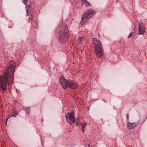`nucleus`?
Listing matches in <instances>:
<instances>
[{"mask_svg": "<svg viewBox=\"0 0 147 147\" xmlns=\"http://www.w3.org/2000/svg\"><path fill=\"white\" fill-rule=\"evenodd\" d=\"M69 34L63 29L59 32L58 35L59 41L64 43L67 42L69 38Z\"/></svg>", "mask_w": 147, "mask_h": 147, "instance_id": "obj_3", "label": "nucleus"}, {"mask_svg": "<svg viewBox=\"0 0 147 147\" xmlns=\"http://www.w3.org/2000/svg\"><path fill=\"white\" fill-rule=\"evenodd\" d=\"M8 66V69H6L4 71L3 76H0V90L2 92H4L7 89V85L9 80H10L12 83L14 78L13 74L15 72V69H14L12 73V80L11 79V74H10L9 71V69L12 67V63L10 62Z\"/></svg>", "mask_w": 147, "mask_h": 147, "instance_id": "obj_1", "label": "nucleus"}, {"mask_svg": "<svg viewBox=\"0 0 147 147\" xmlns=\"http://www.w3.org/2000/svg\"><path fill=\"white\" fill-rule=\"evenodd\" d=\"M126 117L127 118V121H128V122L129 121V114L128 113L126 115Z\"/></svg>", "mask_w": 147, "mask_h": 147, "instance_id": "obj_18", "label": "nucleus"}, {"mask_svg": "<svg viewBox=\"0 0 147 147\" xmlns=\"http://www.w3.org/2000/svg\"><path fill=\"white\" fill-rule=\"evenodd\" d=\"M133 32H131L129 34V35L128 36V38H129L131 37L132 36V35L133 34Z\"/></svg>", "mask_w": 147, "mask_h": 147, "instance_id": "obj_20", "label": "nucleus"}, {"mask_svg": "<svg viewBox=\"0 0 147 147\" xmlns=\"http://www.w3.org/2000/svg\"><path fill=\"white\" fill-rule=\"evenodd\" d=\"M28 0H24L22 2L25 5L27 4V2H28Z\"/></svg>", "mask_w": 147, "mask_h": 147, "instance_id": "obj_17", "label": "nucleus"}, {"mask_svg": "<svg viewBox=\"0 0 147 147\" xmlns=\"http://www.w3.org/2000/svg\"><path fill=\"white\" fill-rule=\"evenodd\" d=\"M17 112L14 109L12 110L11 111V114L9 115V117L7 118V121L9 119L12 117H16L17 115Z\"/></svg>", "mask_w": 147, "mask_h": 147, "instance_id": "obj_11", "label": "nucleus"}, {"mask_svg": "<svg viewBox=\"0 0 147 147\" xmlns=\"http://www.w3.org/2000/svg\"><path fill=\"white\" fill-rule=\"evenodd\" d=\"M93 42L94 44L96 45V47H98V46H100V45H102L100 42L97 38H93Z\"/></svg>", "mask_w": 147, "mask_h": 147, "instance_id": "obj_10", "label": "nucleus"}, {"mask_svg": "<svg viewBox=\"0 0 147 147\" xmlns=\"http://www.w3.org/2000/svg\"><path fill=\"white\" fill-rule=\"evenodd\" d=\"M147 119V116H146V117L145 119H144V121H143V122H145V121Z\"/></svg>", "mask_w": 147, "mask_h": 147, "instance_id": "obj_21", "label": "nucleus"}, {"mask_svg": "<svg viewBox=\"0 0 147 147\" xmlns=\"http://www.w3.org/2000/svg\"><path fill=\"white\" fill-rule=\"evenodd\" d=\"M138 123L136 122H134V123H130L128 122L127 124V127L130 129H132L134 128L137 125Z\"/></svg>", "mask_w": 147, "mask_h": 147, "instance_id": "obj_8", "label": "nucleus"}, {"mask_svg": "<svg viewBox=\"0 0 147 147\" xmlns=\"http://www.w3.org/2000/svg\"><path fill=\"white\" fill-rule=\"evenodd\" d=\"M33 18L32 17H30L29 18V20L30 21H31V23H32V20Z\"/></svg>", "mask_w": 147, "mask_h": 147, "instance_id": "obj_19", "label": "nucleus"}, {"mask_svg": "<svg viewBox=\"0 0 147 147\" xmlns=\"http://www.w3.org/2000/svg\"><path fill=\"white\" fill-rule=\"evenodd\" d=\"M86 124V123H80L79 124H78V125H80V126H81V128L83 133H84V128L85 127Z\"/></svg>", "mask_w": 147, "mask_h": 147, "instance_id": "obj_12", "label": "nucleus"}, {"mask_svg": "<svg viewBox=\"0 0 147 147\" xmlns=\"http://www.w3.org/2000/svg\"><path fill=\"white\" fill-rule=\"evenodd\" d=\"M95 12L92 9H88L84 13L81 18V23L83 24L88 20L89 18L93 17Z\"/></svg>", "mask_w": 147, "mask_h": 147, "instance_id": "obj_2", "label": "nucleus"}, {"mask_svg": "<svg viewBox=\"0 0 147 147\" xmlns=\"http://www.w3.org/2000/svg\"><path fill=\"white\" fill-rule=\"evenodd\" d=\"M139 31L138 34L139 35L143 34L145 32V28L143 25L140 23H139Z\"/></svg>", "mask_w": 147, "mask_h": 147, "instance_id": "obj_9", "label": "nucleus"}, {"mask_svg": "<svg viewBox=\"0 0 147 147\" xmlns=\"http://www.w3.org/2000/svg\"><path fill=\"white\" fill-rule=\"evenodd\" d=\"M23 109H25L27 112V114H28L30 112V109L29 107H23Z\"/></svg>", "mask_w": 147, "mask_h": 147, "instance_id": "obj_15", "label": "nucleus"}, {"mask_svg": "<svg viewBox=\"0 0 147 147\" xmlns=\"http://www.w3.org/2000/svg\"><path fill=\"white\" fill-rule=\"evenodd\" d=\"M94 50L97 57H100L103 56L104 50L102 45H100V46L96 47L94 48Z\"/></svg>", "mask_w": 147, "mask_h": 147, "instance_id": "obj_5", "label": "nucleus"}, {"mask_svg": "<svg viewBox=\"0 0 147 147\" xmlns=\"http://www.w3.org/2000/svg\"><path fill=\"white\" fill-rule=\"evenodd\" d=\"M15 102H16V103H18V101H15Z\"/></svg>", "mask_w": 147, "mask_h": 147, "instance_id": "obj_22", "label": "nucleus"}, {"mask_svg": "<svg viewBox=\"0 0 147 147\" xmlns=\"http://www.w3.org/2000/svg\"><path fill=\"white\" fill-rule=\"evenodd\" d=\"M83 3L86 7H89L91 6V4L86 0H81Z\"/></svg>", "mask_w": 147, "mask_h": 147, "instance_id": "obj_13", "label": "nucleus"}, {"mask_svg": "<svg viewBox=\"0 0 147 147\" xmlns=\"http://www.w3.org/2000/svg\"><path fill=\"white\" fill-rule=\"evenodd\" d=\"M82 40H83L82 37L80 38H79L78 39V40H77V42L79 44H80L82 42Z\"/></svg>", "mask_w": 147, "mask_h": 147, "instance_id": "obj_16", "label": "nucleus"}, {"mask_svg": "<svg viewBox=\"0 0 147 147\" xmlns=\"http://www.w3.org/2000/svg\"><path fill=\"white\" fill-rule=\"evenodd\" d=\"M30 5H28L26 7V12L27 15H29L30 9Z\"/></svg>", "mask_w": 147, "mask_h": 147, "instance_id": "obj_14", "label": "nucleus"}, {"mask_svg": "<svg viewBox=\"0 0 147 147\" xmlns=\"http://www.w3.org/2000/svg\"><path fill=\"white\" fill-rule=\"evenodd\" d=\"M59 82L60 85L64 89H65L69 82L65 79V78L63 77H61L59 78Z\"/></svg>", "mask_w": 147, "mask_h": 147, "instance_id": "obj_6", "label": "nucleus"}, {"mask_svg": "<svg viewBox=\"0 0 147 147\" xmlns=\"http://www.w3.org/2000/svg\"><path fill=\"white\" fill-rule=\"evenodd\" d=\"M7 122H6V125H7Z\"/></svg>", "mask_w": 147, "mask_h": 147, "instance_id": "obj_23", "label": "nucleus"}, {"mask_svg": "<svg viewBox=\"0 0 147 147\" xmlns=\"http://www.w3.org/2000/svg\"><path fill=\"white\" fill-rule=\"evenodd\" d=\"M66 118L68 120V119L72 121L73 123H76V125H78V124L80 123L79 121L80 120V118L76 119L75 120L74 117V113L73 111H71L70 113H67L66 115Z\"/></svg>", "mask_w": 147, "mask_h": 147, "instance_id": "obj_4", "label": "nucleus"}, {"mask_svg": "<svg viewBox=\"0 0 147 147\" xmlns=\"http://www.w3.org/2000/svg\"><path fill=\"white\" fill-rule=\"evenodd\" d=\"M78 84L74 82H69L67 86V87L71 89L76 88H78Z\"/></svg>", "mask_w": 147, "mask_h": 147, "instance_id": "obj_7", "label": "nucleus"}]
</instances>
